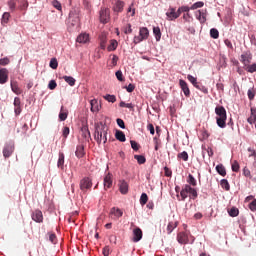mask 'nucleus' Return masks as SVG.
Returning <instances> with one entry per match:
<instances>
[{
	"label": "nucleus",
	"mask_w": 256,
	"mask_h": 256,
	"mask_svg": "<svg viewBox=\"0 0 256 256\" xmlns=\"http://www.w3.org/2000/svg\"><path fill=\"white\" fill-rule=\"evenodd\" d=\"M107 126L100 122L99 124H95V132H94V139L101 145L103 142L104 144L107 143Z\"/></svg>",
	"instance_id": "f257e3e1"
},
{
	"label": "nucleus",
	"mask_w": 256,
	"mask_h": 256,
	"mask_svg": "<svg viewBox=\"0 0 256 256\" xmlns=\"http://www.w3.org/2000/svg\"><path fill=\"white\" fill-rule=\"evenodd\" d=\"M80 27V11L79 9H72L68 18V29L70 32L78 30Z\"/></svg>",
	"instance_id": "f03ea898"
},
{
	"label": "nucleus",
	"mask_w": 256,
	"mask_h": 256,
	"mask_svg": "<svg viewBox=\"0 0 256 256\" xmlns=\"http://www.w3.org/2000/svg\"><path fill=\"white\" fill-rule=\"evenodd\" d=\"M216 122L218 127L226 128L227 112L224 106H216L215 108Z\"/></svg>",
	"instance_id": "7ed1b4c3"
},
{
	"label": "nucleus",
	"mask_w": 256,
	"mask_h": 256,
	"mask_svg": "<svg viewBox=\"0 0 256 256\" xmlns=\"http://www.w3.org/2000/svg\"><path fill=\"white\" fill-rule=\"evenodd\" d=\"M191 240L189 239V235L186 234V232H179V234H177V241L180 244H193L195 241V237L194 236H190Z\"/></svg>",
	"instance_id": "20e7f679"
},
{
	"label": "nucleus",
	"mask_w": 256,
	"mask_h": 256,
	"mask_svg": "<svg viewBox=\"0 0 256 256\" xmlns=\"http://www.w3.org/2000/svg\"><path fill=\"white\" fill-rule=\"evenodd\" d=\"M109 8H101L99 12L100 23L107 24L111 20Z\"/></svg>",
	"instance_id": "39448f33"
},
{
	"label": "nucleus",
	"mask_w": 256,
	"mask_h": 256,
	"mask_svg": "<svg viewBox=\"0 0 256 256\" xmlns=\"http://www.w3.org/2000/svg\"><path fill=\"white\" fill-rule=\"evenodd\" d=\"M92 180L90 177H84L80 180V189L81 191H87L92 188Z\"/></svg>",
	"instance_id": "423d86ee"
},
{
	"label": "nucleus",
	"mask_w": 256,
	"mask_h": 256,
	"mask_svg": "<svg viewBox=\"0 0 256 256\" xmlns=\"http://www.w3.org/2000/svg\"><path fill=\"white\" fill-rule=\"evenodd\" d=\"M15 151L14 143H6L3 149L4 158H10Z\"/></svg>",
	"instance_id": "0eeeda50"
},
{
	"label": "nucleus",
	"mask_w": 256,
	"mask_h": 256,
	"mask_svg": "<svg viewBox=\"0 0 256 256\" xmlns=\"http://www.w3.org/2000/svg\"><path fill=\"white\" fill-rule=\"evenodd\" d=\"M252 58L253 56L250 51L243 52V54L240 55V61L242 62V64H244V66L249 67Z\"/></svg>",
	"instance_id": "6e6552de"
},
{
	"label": "nucleus",
	"mask_w": 256,
	"mask_h": 256,
	"mask_svg": "<svg viewBox=\"0 0 256 256\" xmlns=\"http://www.w3.org/2000/svg\"><path fill=\"white\" fill-rule=\"evenodd\" d=\"M31 217L34 222L43 223L44 217L41 210L32 211Z\"/></svg>",
	"instance_id": "1a4fd4ad"
},
{
	"label": "nucleus",
	"mask_w": 256,
	"mask_h": 256,
	"mask_svg": "<svg viewBox=\"0 0 256 256\" xmlns=\"http://www.w3.org/2000/svg\"><path fill=\"white\" fill-rule=\"evenodd\" d=\"M179 85L181 87V90L183 91V93L185 94L186 97H190L191 96V91H190V88H189V85L188 83L183 80V79H180L179 80Z\"/></svg>",
	"instance_id": "9d476101"
},
{
	"label": "nucleus",
	"mask_w": 256,
	"mask_h": 256,
	"mask_svg": "<svg viewBox=\"0 0 256 256\" xmlns=\"http://www.w3.org/2000/svg\"><path fill=\"white\" fill-rule=\"evenodd\" d=\"M143 231L141 228H134L133 230V241L134 243H138V241L142 240Z\"/></svg>",
	"instance_id": "9b49d317"
},
{
	"label": "nucleus",
	"mask_w": 256,
	"mask_h": 256,
	"mask_svg": "<svg viewBox=\"0 0 256 256\" xmlns=\"http://www.w3.org/2000/svg\"><path fill=\"white\" fill-rule=\"evenodd\" d=\"M177 11L176 8H169L168 11L166 12V17L168 21H175L177 20Z\"/></svg>",
	"instance_id": "f8f14e48"
},
{
	"label": "nucleus",
	"mask_w": 256,
	"mask_h": 256,
	"mask_svg": "<svg viewBox=\"0 0 256 256\" xmlns=\"http://www.w3.org/2000/svg\"><path fill=\"white\" fill-rule=\"evenodd\" d=\"M82 137L86 142H90L91 134L88 125H83L81 128Z\"/></svg>",
	"instance_id": "ddd939ff"
},
{
	"label": "nucleus",
	"mask_w": 256,
	"mask_h": 256,
	"mask_svg": "<svg viewBox=\"0 0 256 256\" xmlns=\"http://www.w3.org/2000/svg\"><path fill=\"white\" fill-rule=\"evenodd\" d=\"M14 112L16 116L20 115L22 112L21 100L19 97L14 98Z\"/></svg>",
	"instance_id": "4468645a"
},
{
	"label": "nucleus",
	"mask_w": 256,
	"mask_h": 256,
	"mask_svg": "<svg viewBox=\"0 0 256 256\" xmlns=\"http://www.w3.org/2000/svg\"><path fill=\"white\" fill-rule=\"evenodd\" d=\"M119 191L121 194H128L129 184L125 180H120L119 182Z\"/></svg>",
	"instance_id": "2eb2a0df"
},
{
	"label": "nucleus",
	"mask_w": 256,
	"mask_h": 256,
	"mask_svg": "<svg viewBox=\"0 0 256 256\" xmlns=\"http://www.w3.org/2000/svg\"><path fill=\"white\" fill-rule=\"evenodd\" d=\"M112 185H113V176L111 173H108L104 177V188L109 189V188H111Z\"/></svg>",
	"instance_id": "dca6fc26"
},
{
	"label": "nucleus",
	"mask_w": 256,
	"mask_h": 256,
	"mask_svg": "<svg viewBox=\"0 0 256 256\" xmlns=\"http://www.w3.org/2000/svg\"><path fill=\"white\" fill-rule=\"evenodd\" d=\"M8 69H0V84H6L8 82Z\"/></svg>",
	"instance_id": "f3484780"
},
{
	"label": "nucleus",
	"mask_w": 256,
	"mask_h": 256,
	"mask_svg": "<svg viewBox=\"0 0 256 256\" xmlns=\"http://www.w3.org/2000/svg\"><path fill=\"white\" fill-rule=\"evenodd\" d=\"M76 41L79 44H86L88 41H90V36L88 33H81L79 34V36L77 37Z\"/></svg>",
	"instance_id": "a211bd4d"
},
{
	"label": "nucleus",
	"mask_w": 256,
	"mask_h": 256,
	"mask_svg": "<svg viewBox=\"0 0 256 256\" xmlns=\"http://www.w3.org/2000/svg\"><path fill=\"white\" fill-rule=\"evenodd\" d=\"M150 32L147 27L140 28L141 41L148 39Z\"/></svg>",
	"instance_id": "6ab92c4d"
},
{
	"label": "nucleus",
	"mask_w": 256,
	"mask_h": 256,
	"mask_svg": "<svg viewBox=\"0 0 256 256\" xmlns=\"http://www.w3.org/2000/svg\"><path fill=\"white\" fill-rule=\"evenodd\" d=\"M189 194V184H185L183 189L180 192L181 200L185 201Z\"/></svg>",
	"instance_id": "aec40b11"
},
{
	"label": "nucleus",
	"mask_w": 256,
	"mask_h": 256,
	"mask_svg": "<svg viewBox=\"0 0 256 256\" xmlns=\"http://www.w3.org/2000/svg\"><path fill=\"white\" fill-rule=\"evenodd\" d=\"M188 194L192 200H196L198 197L197 190L194 187H191L190 184H188Z\"/></svg>",
	"instance_id": "412c9836"
},
{
	"label": "nucleus",
	"mask_w": 256,
	"mask_h": 256,
	"mask_svg": "<svg viewBox=\"0 0 256 256\" xmlns=\"http://www.w3.org/2000/svg\"><path fill=\"white\" fill-rule=\"evenodd\" d=\"M76 157L77 158H83L85 155V150L83 144H80L79 146L76 147Z\"/></svg>",
	"instance_id": "4be33fe9"
},
{
	"label": "nucleus",
	"mask_w": 256,
	"mask_h": 256,
	"mask_svg": "<svg viewBox=\"0 0 256 256\" xmlns=\"http://www.w3.org/2000/svg\"><path fill=\"white\" fill-rule=\"evenodd\" d=\"M110 214H112L113 216L117 217V219H119V217L123 216V211L120 210V208L113 207L110 209Z\"/></svg>",
	"instance_id": "5701e85b"
},
{
	"label": "nucleus",
	"mask_w": 256,
	"mask_h": 256,
	"mask_svg": "<svg viewBox=\"0 0 256 256\" xmlns=\"http://www.w3.org/2000/svg\"><path fill=\"white\" fill-rule=\"evenodd\" d=\"M249 124L256 122V107H251V116L247 119Z\"/></svg>",
	"instance_id": "b1692460"
},
{
	"label": "nucleus",
	"mask_w": 256,
	"mask_h": 256,
	"mask_svg": "<svg viewBox=\"0 0 256 256\" xmlns=\"http://www.w3.org/2000/svg\"><path fill=\"white\" fill-rule=\"evenodd\" d=\"M179 225V223L177 221H171L168 223L167 226V232L168 234H171L175 228H177V226Z\"/></svg>",
	"instance_id": "393cba45"
},
{
	"label": "nucleus",
	"mask_w": 256,
	"mask_h": 256,
	"mask_svg": "<svg viewBox=\"0 0 256 256\" xmlns=\"http://www.w3.org/2000/svg\"><path fill=\"white\" fill-rule=\"evenodd\" d=\"M64 164H65V155H64L63 152H60L59 153V158H58V161H57V167L58 168H63Z\"/></svg>",
	"instance_id": "a878e982"
},
{
	"label": "nucleus",
	"mask_w": 256,
	"mask_h": 256,
	"mask_svg": "<svg viewBox=\"0 0 256 256\" xmlns=\"http://www.w3.org/2000/svg\"><path fill=\"white\" fill-rule=\"evenodd\" d=\"M90 105H91V108H90L91 112H99L100 107L97 100H91Z\"/></svg>",
	"instance_id": "bb28decb"
},
{
	"label": "nucleus",
	"mask_w": 256,
	"mask_h": 256,
	"mask_svg": "<svg viewBox=\"0 0 256 256\" xmlns=\"http://www.w3.org/2000/svg\"><path fill=\"white\" fill-rule=\"evenodd\" d=\"M125 3L122 2L121 0H117L114 6V11L115 12H122L124 8Z\"/></svg>",
	"instance_id": "cd10ccee"
},
{
	"label": "nucleus",
	"mask_w": 256,
	"mask_h": 256,
	"mask_svg": "<svg viewBox=\"0 0 256 256\" xmlns=\"http://www.w3.org/2000/svg\"><path fill=\"white\" fill-rule=\"evenodd\" d=\"M11 88H12L13 93H15L17 95L22 94V89L19 88L17 82H11Z\"/></svg>",
	"instance_id": "c85d7f7f"
},
{
	"label": "nucleus",
	"mask_w": 256,
	"mask_h": 256,
	"mask_svg": "<svg viewBox=\"0 0 256 256\" xmlns=\"http://www.w3.org/2000/svg\"><path fill=\"white\" fill-rule=\"evenodd\" d=\"M115 137L119 142H126V135L123 131H116Z\"/></svg>",
	"instance_id": "c756f323"
},
{
	"label": "nucleus",
	"mask_w": 256,
	"mask_h": 256,
	"mask_svg": "<svg viewBox=\"0 0 256 256\" xmlns=\"http://www.w3.org/2000/svg\"><path fill=\"white\" fill-rule=\"evenodd\" d=\"M196 17L197 20L200 21V23H205V21H207L205 12L197 11Z\"/></svg>",
	"instance_id": "7c9ffc66"
},
{
	"label": "nucleus",
	"mask_w": 256,
	"mask_h": 256,
	"mask_svg": "<svg viewBox=\"0 0 256 256\" xmlns=\"http://www.w3.org/2000/svg\"><path fill=\"white\" fill-rule=\"evenodd\" d=\"M63 79L67 82V84L70 85V87H74V85L76 84V79L72 76H63Z\"/></svg>",
	"instance_id": "2f4dec72"
},
{
	"label": "nucleus",
	"mask_w": 256,
	"mask_h": 256,
	"mask_svg": "<svg viewBox=\"0 0 256 256\" xmlns=\"http://www.w3.org/2000/svg\"><path fill=\"white\" fill-rule=\"evenodd\" d=\"M153 33H154V36L156 38V41H160V39L162 38V33H161V30H160V27H154L153 28Z\"/></svg>",
	"instance_id": "473e14b6"
},
{
	"label": "nucleus",
	"mask_w": 256,
	"mask_h": 256,
	"mask_svg": "<svg viewBox=\"0 0 256 256\" xmlns=\"http://www.w3.org/2000/svg\"><path fill=\"white\" fill-rule=\"evenodd\" d=\"M216 170L220 174V176H223V177L226 176V168L224 167V165L222 164L217 165Z\"/></svg>",
	"instance_id": "72a5a7b5"
},
{
	"label": "nucleus",
	"mask_w": 256,
	"mask_h": 256,
	"mask_svg": "<svg viewBox=\"0 0 256 256\" xmlns=\"http://www.w3.org/2000/svg\"><path fill=\"white\" fill-rule=\"evenodd\" d=\"M196 89L202 91L204 94H208V88L203 83L197 82Z\"/></svg>",
	"instance_id": "f704fd0d"
},
{
	"label": "nucleus",
	"mask_w": 256,
	"mask_h": 256,
	"mask_svg": "<svg viewBox=\"0 0 256 256\" xmlns=\"http://www.w3.org/2000/svg\"><path fill=\"white\" fill-rule=\"evenodd\" d=\"M247 95H248L249 100H254L255 99L256 89H255L254 86L252 88L248 89Z\"/></svg>",
	"instance_id": "c9c22d12"
},
{
	"label": "nucleus",
	"mask_w": 256,
	"mask_h": 256,
	"mask_svg": "<svg viewBox=\"0 0 256 256\" xmlns=\"http://www.w3.org/2000/svg\"><path fill=\"white\" fill-rule=\"evenodd\" d=\"M220 185L222 186L223 189H225V191H230V184L228 180H226V178H223L221 180Z\"/></svg>",
	"instance_id": "e433bc0d"
},
{
	"label": "nucleus",
	"mask_w": 256,
	"mask_h": 256,
	"mask_svg": "<svg viewBox=\"0 0 256 256\" xmlns=\"http://www.w3.org/2000/svg\"><path fill=\"white\" fill-rule=\"evenodd\" d=\"M219 35H220V33H219V31H218L217 28H211V30H210V36H211V38H213V39H218V38H219Z\"/></svg>",
	"instance_id": "4c0bfd02"
},
{
	"label": "nucleus",
	"mask_w": 256,
	"mask_h": 256,
	"mask_svg": "<svg viewBox=\"0 0 256 256\" xmlns=\"http://www.w3.org/2000/svg\"><path fill=\"white\" fill-rule=\"evenodd\" d=\"M19 8L21 11H26L29 8L28 0H21Z\"/></svg>",
	"instance_id": "58836bf2"
},
{
	"label": "nucleus",
	"mask_w": 256,
	"mask_h": 256,
	"mask_svg": "<svg viewBox=\"0 0 256 256\" xmlns=\"http://www.w3.org/2000/svg\"><path fill=\"white\" fill-rule=\"evenodd\" d=\"M187 183H189V185H192V186H197V180L192 174H189Z\"/></svg>",
	"instance_id": "ea45409f"
},
{
	"label": "nucleus",
	"mask_w": 256,
	"mask_h": 256,
	"mask_svg": "<svg viewBox=\"0 0 256 256\" xmlns=\"http://www.w3.org/2000/svg\"><path fill=\"white\" fill-rule=\"evenodd\" d=\"M187 79H188V81L191 82V84L193 85V87L197 88V83H198L197 78H195L194 76H192V74H188V75H187Z\"/></svg>",
	"instance_id": "a19ab883"
},
{
	"label": "nucleus",
	"mask_w": 256,
	"mask_h": 256,
	"mask_svg": "<svg viewBox=\"0 0 256 256\" xmlns=\"http://www.w3.org/2000/svg\"><path fill=\"white\" fill-rule=\"evenodd\" d=\"M67 116L68 112H65L64 107L62 106L59 114L60 121H65L67 119Z\"/></svg>",
	"instance_id": "79ce46f5"
},
{
	"label": "nucleus",
	"mask_w": 256,
	"mask_h": 256,
	"mask_svg": "<svg viewBox=\"0 0 256 256\" xmlns=\"http://www.w3.org/2000/svg\"><path fill=\"white\" fill-rule=\"evenodd\" d=\"M228 214L231 216V217H237L239 216V210L238 208H230V210H228Z\"/></svg>",
	"instance_id": "37998d69"
},
{
	"label": "nucleus",
	"mask_w": 256,
	"mask_h": 256,
	"mask_svg": "<svg viewBox=\"0 0 256 256\" xmlns=\"http://www.w3.org/2000/svg\"><path fill=\"white\" fill-rule=\"evenodd\" d=\"M118 47V42L117 40H111L110 45L108 46V51H115Z\"/></svg>",
	"instance_id": "c03bdc74"
},
{
	"label": "nucleus",
	"mask_w": 256,
	"mask_h": 256,
	"mask_svg": "<svg viewBox=\"0 0 256 256\" xmlns=\"http://www.w3.org/2000/svg\"><path fill=\"white\" fill-rule=\"evenodd\" d=\"M148 200H149V198H148L147 193H142V195L140 196V204L145 205L148 203Z\"/></svg>",
	"instance_id": "a18cd8bd"
},
{
	"label": "nucleus",
	"mask_w": 256,
	"mask_h": 256,
	"mask_svg": "<svg viewBox=\"0 0 256 256\" xmlns=\"http://www.w3.org/2000/svg\"><path fill=\"white\" fill-rule=\"evenodd\" d=\"M104 99L109 101L110 103H115V101H117L116 95H110V94L105 95Z\"/></svg>",
	"instance_id": "49530a36"
},
{
	"label": "nucleus",
	"mask_w": 256,
	"mask_h": 256,
	"mask_svg": "<svg viewBox=\"0 0 256 256\" xmlns=\"http://www.w3.org/2000/svg\"><path fill=\"white\" fill-rule=\"evenodd\" d=\"M177 157L179 159H183V161H188V159H189V155H188V153L186 151L178 153Z\"/></svg>",
	"instance_id": "de8ad7c7"
},
{
	"label": "nucleus",
	"mask_w": 256,
	"mask_h": 256,
	"mask_svg": "<svg viewBox=\"0 0 256 256\" xmlns=\"http://www.w3.org/2000/svg\"><path fill=\"white\" fill-rule=\"evenodd\" d=\"M134 158L138 161V164H145L146 157L143 155H135Z\"/></svg>",
	"instance_id": "09e8293b"
},
{
	"label": "nucleus",
	"mask_w": 256,
	"mask_h": 256,
	"mask_svg": "<svg viewBox=\"0 0 256 256\" xmlns=\"http://www.w3.org/2000/svg\"><path fill=\"white\" fill-rule=\"evenodd\" d=\"M49 66L51 67V69H57V67H58L57 58H51Z\"/></svg>",
	"instance_id": "8fccbe9b"
},
{
	"label": "nucleus",
	"mask_w": 256,
	"mask_h": 256,
	"mask_svg": "<svg viewBox=\"0 0 256 256\" xmlns=\"http://www.w3.org/2000/svg\"><path fill=\"white\" fill-rule=\"evenodd\" d=\"M203 6H204V2H195L193 3L190 9L195 10L198 8H203Z\"/></svg>",
	"instance_id": "3c124183"
},
{
	"label": "nucleus",
	"mask_w": 256,
	"mask_h": 256,
	"mask_svg": "<svg viewBox=\"0 0 256 256\" xmlns=\"http://www.w3.org/2000/svg\"><path fill=\"white\" fill-rule=\"evenodd\" d=\"M8 64H10V58L4 57V58L0 59V65L1 66H7Z\"/></svg>",
	"instance_id": "603ef678"
},
{
	"label": "nucleus",
	"mask_w": 256,
	"mask_h": 256,
	"mask_svg": "<svg viewBox=\"0 0 256 256\" xmlns=\"http://www.w3.org/2000/svg\"><path fill=\"white\" fill-rule=\"evenodd\" d=\"M49 90H55L57 88V82L56 80H50L48 85Z\"/></svg>",
	"instance_id": "864d4df0"
},
{
	"label": "nucleus",
	"mask_w": 256,
	"mask_h": 256,
	"mask_svg": "<svg viewBox=\"0 0 256 256\" xmlns=\"http://www.w3.org/2000/svg\"><path fill=\"white\" fill-rule=\"evenodd\" d=\"M240 170V165L239 162L234 161L232 164V171H234L235 173H237Z\"/></svg>",
	"instance_id": "5fc2aeb1"
},
{
	"label": "nucleus",
	"mask_w": 256,
	"mask_h": 256,
	"mask_svg": "<svg viewBox=\"0 0 256 256\" xmlns=\"http://www.w3.org/2000/svg\"><path fill=\"white\" fill-rule=\"evenodd\" d=\"M9 19H10V13L4 12L3 17H2V23H8Z\"/></svg>",
	"instance_id": "6e6d98bb"
},
{
	"label": "nucleus",
	"mask_w": 256,
	"mask_h": 256,
	"mask_svg": "<svg viewBox=\"0 0 256 256\" xmlns=\"http://www.w3.org/2000/svg\"><path fill=\"white\" fill-rule=\"evenodd\" d=\"M153 141H154V144H155V151H158V149L160 148V145H161V141L157 137H154Z\"/></svg>",
	"instance_id": "4d7b16f0"
},
{
	"label": "nucleus",
	"mask_w": 256,
	"mask_h": 256,
	"mask_svg": "<svg viewBox=\"0 0 256 256\" xmlns=\"http://www.w3.org/2000/svg\"><path fill=\"white\" fill-rule=\"evenodd\" d=\"M52 5H53L54 8H56L58 11H61L62 5H61L60 2H58V0H54V1L52 2Z\"/></svg>",
	"instance_id": "13d9d810"
},
{
	"label": "nucleus",
	"mask_w": 256,
	"mask_h": 256,
	"mask_svg": "<svg viewBox=\"0 0 256 256\" xmlns=\"http://www.w3.org/2000/svg\"><path fill=\"white\" fill-rule=\"evenodd\" d=\"M130 143L134 151H139V144L137 143V141L131 140Z\"/></svg>",
	"instance_id": "bf43d9fd"
},
{
	"label": "nucleus",
	"mask_w": 256,
	"mask_h": 256,
	"mask_svg": "<svg viewBox=\"0 0 256 256\" xmlns=\"http://www.w3.org/2000/svg\"><path fill=\"white\" fill-rule=\"evenodd\" d=\"M247 70L250 73L256 72V63L255 64H251V65L249 64L248 67H247Z\"/></svg>",
	"instance_id": "052dcab7"
},
{
	"label": "nucleus",
	"mask_w": 256,
	"mask_h": 256,
	"mask_svg": "<svg viewBox=\"0 0 256 256\" xmlns=\"http://www.w3.org/2000/svg\"><path fill=\"white\" fill-rule=\"evenodd\" d=\"M116 78L118 79V81H124V78H123V73L121 72V70H118L116 73Z\"/></svg>",
	"instance_id": "680f3d73"
},
{
	"label": "nucleus",
	"mask_w": 256,
	"mask_h": 256,
	"mask_svg": "<svg viewBox=\"0 0 256 256\" xmlns=\"http://www.w3.org/2000/svg\"><path fill=\"white\" fill-rule=\"evenodd\" d=\"M164 174H165V176H167V177H171L172 174H173V171H171V169L168 168V167H164Z\"/></svg>",
	"instance_id": "e2e57ef3"
},
{
	"label": "nucleus",
	"mask_w": 256,
	"mask_h": 256,
	"mask_svg": "<svg viewBox=\"0 0 256 256\" xmlns=\"http://www.w3.org/2000/svg\"><path fill=\"white\" fill-rule=\"evenodd\" d=\"M249 209H250L251 211H256V199H253V201L250 202V204H249Z\"/></svg>",
	"instance_id": "0e129e2a"
},
{
	"label": "nucleus",
	"mask_w": 256,
	"mask_h": 256,
	"mask_svg": "<svg viewBox=\"0 0 256 256\" xmlns=\"http://www.w3.org/2000/svg\"><path fill=\"white\" fill-rule=\"evenodd\" d=\"M49 240L51 243L56 244L57 243V236L55 234L49 235Z\"/></svg>",
	"instance_id": "69168bd1"
},
{
	"label": "nucleus",
	"mask_w": 256,
	"mask_h": 256,
	"mask_svg": "<svg viewBox=\"0 0 256 256\" xmlns=\"http://www.w3.org/2000/svg\"><path fill=\"white\" fill-rule=\"evenodd\" d=\"M248 152H250V153H249V157H254V158H256V150H255V149H252V147H249V148H248Z\"/></svg>",
	"instance_id": "338daca9"
},
{
	"label": "nucleus",
	"mask_w": 256,
	"mask_h": 256,
	"mask_svg": "<svg viewBox=\"0 0 256 256\" xmlns=\"http://www.w3.org/2000/svg\"><path fill=\"white\" fill-rule=\"evenodd\" d=\"M117 125H119L120 128H125V122L121 118L117 119Z\"/></svg>",
	"instance_id": "774afa93"
}]
</instances>
